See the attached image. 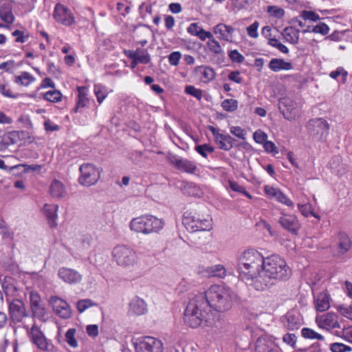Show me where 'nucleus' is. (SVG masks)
<instances>
[{
	"mask_svg": "<svg viewBox=\"0 0 352 352\" xmlns=\"http://www.w3.org/2000/svg\"><path fill=\"white\" fill-rule=\"evenodd\" d=\"M291 276L292 270L285 260L274 254L265 258L261 271L254 280V288L257 291H265L278 281L288 280Z\"/></svg>",
	"mask_w": 352,
	"mask_h": 352,
	"instance_id": "nucleus-1",
	"label": "nucleus"
},
{
	"mask_svg": "<svg viewBox=\"0 0 352 352\" xmlns=\"http://www.w3.org/2000/svg\"><path fill=\"white\" fill-rule=\"evenodd\" d=\"M234 141V139L230 135L221 133V135H218L215 142L220 149L228 151L233 147Z\"/></svg>",
	"mask_w": 352,
	"mask_h": 352,
	"instance_id": "nucleus-28",
	"label": "nucleus"
},
{
	"mask_svg": "<svg viewBox=\"0 0 352 352\" xmlns=\"http://www.w3.org/2000/svg\"><path fill=\"white\" fill-rule=\"evenodd\" d=\"M316 322L320 328L330 331L333 329L340 328L338 316L333 313H327L316 318Z\"/></svg>",
	"mask_w": 352,
	"mask_h": 352,
	"instance_id": "nucleus-14",
	"label": "nucleus"
},
{
	"mask_svg": "<svg viewBox=\"0 0 352 352\" xmlns=\"http://www.w3.org/2000/svg\"><path fill=\"white\" fill-rule=\"evenodd\" d=\"M267 12L273 16L277 18H281L284 16L285 11L283 9L278 6H269L267 8Z\"/></svg>",
	"mask_w": 352,
	"mask_h": 352,
	"instance_id": "nucleus-55",
	"label": "nucleus"
},
{
	"mask_svg": "<svg viewBox=\"0 0 352 352\" xmlns=\"http://www.w3.org/2000/svg\"><path fill=\"white\" fill-rule=\"evenodd\" d=\"M338 253L344 254L347 252L351 248V241L346 234L340 233L338 235Z\"/></svg>",
	"mask_w": 352,
	"mask_h": 352,
	"instance_id": "nucleus-30",
	"label": "nucleus"
},
{
	"mask_svg": "<svg viewBox=\"0 0 352 352\" xmlns=\"http://www.w3.org/2000/svg\"><path fill=\"white\" fill-rule=\"evenodd\" d=\"M87 333L90 336L95 338L98 335V327L96 324H89L86 327Z\"/></svg>",
	"mask_w": 352,
	"mask_h": 352,
	"instance_id": "nucleus-64",
	"label": "nucleus"
},
{
	"mask_svg": "<svg viewBox=\"0 0 352 352\" xmlns=\"http://www.w3.org/2000/svg\"><path fill=\"white\" fill-rule=\"evenodd\" d=\"M34 77L30 73L24 72L21 75L16 77L15 82L23 86H28L33 81H34Z\"/></svg>",
	"mask_w": 352,
	"mask_h": 352,
	"instance_id": "nucleus-35",
	"label": "nucleus"
},
{
	"mask_svg": "<svg viewBox=\"0 0 352 352\" xmlns=\"http://www.w3.org/2000/svg\"><path fill=\"white\" fill-rule=\"evenodd\" d=\"M329 31V27L324 23H320L311 28V32L319 33L322 35L327 34Z\"/></svg>",
	"mask_w": 352,
	"mask_h": 352,
	"instance_id": "nucleus-54",
	"label": "nucleus"
},
{
	"mask_svg": "<svg viewBox=\"0 0 352 352\" xmlns=\"http://www.w3.org/2000/svg\"><path fill=\"white\" fill-rule=\"evenodd\" d=\"M95 305V303L90 299L80 300L76 303V308L80 313H82L87 309Z\"/></svg>",
	"mask_w": 352,
	"mask_h": 352,
	"instance_id": "nucleus-45",
	"label": "nucleus"
},
{
	"mask_svg": "<svg viewBox=\"0 0 352 352\" xmlns=\"http://www.w3.org/2000/svg\"><path fill=\"white\" fill-rule=\"evenodd\" d=\"M31 309L42 306L41 300L40 296L34 292H32L30 294Z\"/></svg>",
	"mask_w": 352,
	"mask_h": 352,
	"instance_id": "nucleus-49",
	"label": "nucleus"
},
{
	"mask_svg": "<svg viewBox=\"0 0 352 352\" xmlns=\"http://www.w3.org/2000/svg\"><path fill=\"white\" fill-rule=\"evenodd\" d=\"M183 223L186 229L191 232L210 230L212 228L211 219L209 214L201 217L196 212H186Z\"/></svg>",
	"mask_w": 352,
	"mask_h": 352,
	"instance_id": "nucleus-7",
	"label": "nucleus"
},
{
	"mask_svg": "<svg viewBox=\"0 0 352 352\" xmlns=\"http://www.w3.org/2000/svg\"><path fill=\"white\" fill-rule=\"evenodd\" d=\"M164 223L161 219L153 215H142L133 218L129 224L131 230L144 235L159 232Z\"/></svg>",
	"mask_w": 352,
	"mask_h": 352,
	"instance_id": "nucleus-5",
	"label": "nucleus"
},
{
	"mask_svg": "<svg viewBox=\"0 0 352 352\" xmlns=\"http://www.w3.org/2000/svg\"><path fill=\"white\" fill-rule=\"evenodd\" d=\"M195 149L199 154L205 158L208 157V153H212L214 151V147L208 144L197 145L195 146Z\"/></svg>",
	"mask_w": 352,
	"mask_h": 352,
	"instance_id": "nucleus-42",
	"label": "nucleus"
},
{
	"mask_svg": "<svg viewBox=\"0 0 352 352\" xmlns=\"http://www.w3.org/2000/svg\"><path fill=\"white\" fill-rule=\"evenodd\" d=\"M135 349L136 352H163L164 346L160 340L146 336L135 342Z\"/></svg>",
	"mask_w": 352,
	"mask_h": 352,
	"instance_id": "nucleus-10",
	"label": "nucleus"
},
{
	"mask_svg": "<svg viewBox=\"0 0 352 352\" xmlns=\"http://www.w3.org/2000/svg\"><path fill=\"white\" fill-rule=\"evenodd\" d=\"M206 274L210 277H217L223 278L227 275L226 267L221 264L208 267L205 270Z\"/></svg>",
	"mask_w": 352,
	"mask_h": 352,
	"instance_id": "nucleus-29",
	"label": "nucleus"
},
{
	"mask_svg": "<svg viewBox=\"0 0 352 352\" xmlns=\"http://www.w3.org/2000/svg\"><path fill=\"white\" fill-rule=\"evenodd\" d=\"M330 349L332 352H348L351 351L350 346L340 342L331 344Z\"/></svg>",
	"mask_w": 352,
	"mask_h": 352,
	"instance_id": "nucleus-50",
	"label": "nucleus"
},
{
	"mask_svg": "<svg viewBox=\"0 0 352 352\" xmlns=\"http://www.w3.org/2000/svg\"><path fill=\"white\" fill-rule=\"evenodd\" d=\"M229 186L233 191L239 192L245 195L249 198H252V196L245 190V188L239 185L238 183L233 181H230Z\"/></svg>",
	"mask_w": 352,
	"mask_h": 352,
	"instance_id": "nucleus-51",
	"label": "nucleus"
},
{
	"mask_svg": "<svg viewBox=\"0 0 352 352\" xmlns=\"http://www.w3.org/2000/svg\"><path fill=\"white\" fill-rule=\"evenodd\" d=\"M168 160L172 165L181 171L193 174L197 170L196 164L187 159L178 158L175 155H170L168 157Z\"/></svg>",
	"mask_w": 352,
	"mask_h": 352,
	"instance_id": "nucleus-16",
	"label": "nucleus"
},
{
	"mask_svg": "<svg viewBox=\"0 0 352 352\" xmlns=\"http://www.w3.org/2000/svg\"><path fill=\"white\" fill-rule=\"evenodd\" d=\"M264 191L270 197L274 198L277 201L285 204L289 207H294L293 201L287 197L280 189L271 186H265Z\"/></svg>",
	"mask_w": 352,
	"mask_h": 352,
	"instance_id": "nucleus-20",
	"label": "nucleus"
},
{
	"mask_svg": "<svg viewBox=\"0 0 352 352\" xmlns=\"http://www.w3.org/2000/svg\"><path fill=\"white\" fill-rule=\"evenodd\" d=\"M269 45L271 46L276 47L280 52L284 54H287L289 52L288 48L283 44H282L278 39L276 38H270L268 41Z\"/></svg>",
	"mask_w": 352,
	"mask_h": 352,
	"instance_id": "nucleus-48",
	"label": "nucleus"
},
{
	"mask_svg": "<svg viewBox=\"0 0 352 352\" xmlns=\"http://www.w3.org/2000/svg\"><path fill=\"white\" fill-rule=\"evenodd\" d=\"M265 258L254 249L243 252L238 258V272L241 279L254 287L256 277L261 271Z\"/></svg>",
	"mask_w": 352,
	"mask_h": 352,
	"instance_id": "nucleus-3",
	"label": "nucleus"
},
{
	"mask_svg": "<svg viewBox=\"0 0 352 352\" xmlns=\"http://www.w3.org/2000/svg\"><path fill=\"white\" fill-rule=\"evenodd\" d=\"M146 311V304L144 300L135 297L130 302L129 309L130 314L140 316L144 314Z\"/></svg>",
	"mask_w": 352,
	"mask_h": 352,
	"instance_id": "nucleus-23",
	"label": "nucleus"
},
{
	"mask_svg": "<svg viewBox=\"0 0 352 352\" xmlns=\"http://www.w3.org/2000/svg\"><path fill=\"white\" fill-rule=\"evenodd\" d=\"M79 182L86 186L95 184L100 178L98 169L91 164H84L80 167Z\"/></svg>",
	"mask_w": 352,
	"mask_h": 352,
	"instance_id": "nucleus-11",
	"label": "nucleus"
},
{
	"mask_svg": "<svg viewBox=\"0 0 352 352\" xmlns=\"http://www.w3.org/2000/svg\"><path fill=\"white\" fill-rule=\"evenodd\" d=\"M297 206L302 215L305 216V217H308L311 215L317 219H320V217L314 212L313 206L309 202L306 204L299 203L298 204Z\"/></svg>",
	"mask_w": 352,
	"mask_h": 352,
	"instance_id": "nucleus-34",
	"label": "nucleus"
},
{
	"mask_svg": "<svg viewBox=\"0 0 352 352\" xmlns=\"http://www.w3.org/2000/svg\"><path fill=\"white\" fill-rule=\"evenodd\" d=\"M31 341L41 351L47 352H56L57 348L47 339L40 328L34 325L30 331Z\"/></svg>",
	"mask_w": 352,
	"mask_h": 352,
	"instance_id": "nucleus-9",
	"label": "nucleus"
},
{
	"mask_svg": "<svg viewBox=\"0 0 352 352\" xmlns=\"http://www.w3.org/2000/svg\"><path fill=\"white\" fill-rule=\"evenodd\" d=\"M0 18L7 23H12L14 19L11 10L8 7H1Z\"/></svg>",
	"mask_w": 352,
	"mask_h": 352,
	"instance_id": "nucleus-39",
	"label": "nucleus"
},
{
	"mask_svg": "<svg viewBox=\"0 0 352 352\" xmlns=\"http://www.w3.org/2000/svg\"><path fill=\"white\" fill-rule=\"evenodd\" d=\"M330 296L327 292L320 293L315 298V308L318 311H324L330 307Z\"/></svg>",
	"mask_w": 352,
	"mask_h": 352,
	"instance_id": "nucleus-25",
	"label": "nucleus"
},
{
	"mask_svg": "<svg viewBox=\"0 0 352 352\" xmlns=\"http://www.w3.org/2000/svg\"><path fill=\"white\" fill-rule=\"evenodd\" d=\"M278 223L284 229L295 234L298 233L300 228L297 217L292 214H282Z\"/></svg>",
	"mask_w": 352,
	"mask_h": 352,
	"instance_id": "nucleus-17",
	"label": "nucleus"
},
{
	"mask_svg": "<svg viewBox=\"0 0 352 352\" xmlns=\"http://www.w3.org/2000/svg\"><path fill=\"white\" fill-rule=\"evenodd\" d=\"M259 23L258 21H254L252 25L247 28V32L249 36L251 38H256L258 37V34L257 30L258 28Z\"/></svg>",
	"mask_w": 352,
	"mask_h": 352,
	"instance_id": "nucleus-59",
	"label": "nucleus"
},
{
	"mask_svg": "<svg viewBox=\"0 0 352 352\" xmlns=\"http://www.w3.org/2000/svg\"><path fill=\"white\" fill-rule=\"evenodd\" d=\"M301 324L300 320L298 317H296L292 314H288L287 316V327L288 329L294 330L298 329Z\"/></svg>",
	"mask_w": 352,
	"mask_h": 352,
	"instance_id": "nucleus-38",
	"label": "nucleus"
},
{
	"mask_svg": "<svg viewBox=\"0 0 352 352\" xmlns=\"http://www.w3.org/2000/svg\"><path fill=\"white\" fill-rule=\"evenodd\" d=\"M283 340L287 344L294 346L296 342V336L294 333H287L283 337Z\"/></svg>",
	"mask_w": 352,
	"mask_h": 352,
	"instance_id": "nucleus-62",
	"label": "nucleus"
},
{
	"mask_svg": "<svg viewBox=\"0 0 352 352\" xmlns=\"http://www.w3.org/2000/svg\"><path fill=\"white\" fill-rule=\"evenodd\" d=\"M307 127L309 135L318 141H324L329 133V125L322 118L310 120Z\"/></svg>",
	"mask_w": 352,
	"mask_h": 352,
	"instance_id": "nucleus-8",
	"label": "nucleus"
},
{
	"mask_svg": "<svg viewBox=\"0 0 352 352\" xmlns=\"http://www.w3.org/2000/svg\"><path fill=\"white\" fill-rule=\"evenodd\" d=\"M53 16L55 20L63 25L69 26L75 22V19L71 11L60 3L56 5Z\"/></svg>",
	"mask_w": 352,
	"mask_h": 352,
	"instance_id": "nucleus-13",
	"label": "nucleus"
},
{
	"mask_svg": "<svg viewBox=\"0 0 352 352\" xmlns=\"http://www.w3.org/2000/svg\"><path fill=\"white\" fill-rule=\"evenodd\" d=\"M230 131L232 135H234V136H236L241 140L245 139L246 132L244 129H243L240 126H230Z\"/></svg>",
	"mask_w": 352,
	"mask_h": 352,
	"instance_id": "nucleus-52",
	"label": "nucleus"
},
{
	"mask_svg": "<svg viewBox=\"0 0 352 352\" xmlns=\"http://www.w3.org/2000/svg\"><path fill=\"white\" fill-rule=\"evenodd\" d=\"M229 58L235 63H241L245 60V57L238 50H233L229 52Z\"/></svg>",
	"mask_w": 352,
	"mask_h": 352,
	"instance_id": "nucleus-56",
	"label": "nucleus"
},
{
	"mask_svg": "<svg viewBox=\"0 0 352 352\" xmlns=\"http://www.w3.org/2000/svg\"><path fill=\"white\" fill-rule=\"evenodd\" d=\"M253 138L257 143L263 144L267 139V135L259 129L254 133Z\"/></svg>",
	"mask_w": 352,
	"mask_h": 352,
	"instance_id": "nucleus-60",
	"label": "nucleus"
},
{
	"mask_svg": "<svg viewBox=\"0 0 352 352\" xmlns=\"http://www.w3.org/2000/svg\"><path fill=\"white\" fill-rule=\"evenodd\" d=\"M338 311L344 317L352 320V303L349 305H342L338 306Z\"/></svg>",
	"mask_w": 352,
	"mask_h": 352,
	"instance_id": "nucleus-47",
	"label": "nucleus"
},
{
	"mask_svg": "<svg viewBox=\"0 0 352 352\" xmlns=\"http://www.w3.org/2000/svg\"><path fill=\"white\" fill-rule=\"evenodd\" d=\"M301 17L305 20H309L311 21H317L320 19L318 14H316L313 11L303 10L301 12Z\"/></svg>",
	"mask_w": 352,
	"mask_h": 352,
	"instance_id": "nucleus-57",
	"label": "nucleus"
},
{
	"mask_svg": "<svg viewBox=\"0 0 352 352\" xmlns=\"http://www.w3.org/2000/svg\"><path fill=\"white\" fill-rule=\"evenodd\" d=\"M94 93L96 96L97 101L100 104L103 102L109 94L107 88L101 85H97L94 86Z\"/></svg>",
	"mask_w": 352,
	"mask_h": 352,
	"instance_id": "nucleus-36",
	"label": "nucleus"
},
{
	"mask_svg": "<svg viewBox=\"0 0 352 352\" xmlns=\"http://www.w3.org/2000/svg\"><path fill=\"white\" fill-rule=\"evenodd\" d=\"M76 329H69L67 330L65 334V340L67 344L73 348H76L78 346V341L75 338Z\"/></svg>",
	"mask_w": 352,
	"mask_h": 352,
	"instance_id": "nucleus-43",
	"label": "nucleus"
},
{
	"mask_svg": "<svg viewBox=\"0 0 352 352\" xmlns=\"http://www.w3.org/2000/svg\"><path fill=\"white\" fill-rule=\"evenodd\" d=\"M113 261L118 266L126 270H132L139 264L136 251L126 245H118L111 252Z\"/></svg>",
	"mask_w": 352,
	"mask_h": 352,
	"instance_id": "nucleus-6",
	"label": "nucleus"
},
{
	"mask_svg": "<svg viewBox=\"0 0 352 352\" xmlns=\"http://www.w3.org/2000/svg\"><path fill=\"white\" fill-rule=\"evenodd\" d=\"M33 314L38 318L40 320L45 321L47 319V311L45 309V307L42 305L41 307L34 308L32 309Z\"/></svg>",
	"mask_w": 352,
	"mask_h": 352,
	"instance_id": "nucleus-53",
	"label": "nucleus"
},
{
	"mask_svg": "<svg viewBox=\"0 0 352 352\" xmlns=\"http://www.w3.org/2000/svg\"><path fill=\"white\" fill-rule=\"evenodd\" d=\"M208 307L216 311L223 312L231 309L236 298L234 292L224 285H211L204 294Z\"/></svg>",
	"mask_w": 352,
	"mask_h": 352,
	"instance_id": "nucleus-4",
	"label": "nucleus"
},
{
	"mask_svg": "<svg viewBox=\"0 0 352 352\" xmlns=\"http://www.w3.org/2000/svg\"><path fill=\"white\" fill-rule=\"evenodd\" d=\"M58 276L63 281L68 284L78 283L82 278L78 272L67 267L60 268Z\"/></svg>",
	"mask_w": 352,
	"mask_h": 352,
	"instance_id": "nucleus-19",
	"label": "nucleus"
},
{
	"mask_svg": "<svg viewBox=\"0 0 352 352\" xmlns=\"http://www.w3.org/2000/svg\"><path fill=\"white\" fill-rule=\"evenodd\" d=\"M10 315L15 322H20L28 316V314L23 301L15 299L10 302L9 306Z\"/></svg>",
	"mask_w": 352,
	"mask_h": 352,
	"instance_id": "nucleus-15",
	"label": "nucleus"
},
{
	"mask_svg": "<svg viewBox=\"0 0 352 352\" xmlns=\"http://www.w3.org/2000/svg\"><path fill=\"white\" fill-rule=\"evenodd\" d=\"M54 313L61 318L67 319L71 317L72 310L68 303L63 299L52 296L49 300Z\"/></svg>",
	"mask_w": 352,
	"mask_h": 352,
	"instance_id": "nucleus-12",
	"label": "nucleus"
},
{
	"mask_svg": "<svg viewBox=\"0 0 352 352\" xmlns=\"http://www.w3.org/2000/svg\"><path fill=\"white\" fill-rule=\"evenodd\" d=\"M44 98L52 102H58L62 99V94L58 90L48 91L44 94Z\"/></svg>",
	"mask_w": 352,
	"mask_h": 352,
	"instance_id": "nucleus-40",
	"label": "nucleus"
},
{
	"mask_svg": "<svg viewBox=\"0 0 352 352\" xmlns=\"http://www.w3.org/2000/svg\"><path fill=\"white\" fill-rule=\"evenodd\" d=\"M269 68L273 72H278L281 70L292 69V64L281 58H272L269 63Z\"/></svg>",
	"mask_w": 352,
	"mask_h": 352,
	"instance_id": "nucleus-27",
	"label": "nucleus"
},
{
	"mask_svg": "<svg viewBox=\"0 0 352 352\" xmlns=\"http://www.w3.org/2000/svg\"><path fill=\"white\" fill-rule=\"evenodd\" d=\"M340 75H342L345 79L348 75V72L342 67H338L336 70L331 72L329 74L330 77L334 79L337 78Z\"/></svg>",
	"mask_w": 352,
	"mask_h": 352,
	"instance_id": "nucleus-63",
	"label": "nucleus"
},
{
	"mask_svg": "<svg viewBox=\"0 0 352 352\" xmlns=\"http://www.w3.org/2000/svg\"><path fill=\"white\" fill-rule=\"evenodd\" d=\"M221 107L226 111H234L238 107V102L234 99H226L222 102Z\"/></svg>",
	"mask_w": 352,
	"mask_h": 352,
	"instance_id": "nucleus-44",
	"label": "nucleus"
},
{
	"mask_svg": "<svg viewBox=\"0 0 352 352\" xmlns=\"http://www.w3.org/2000/svg\"><path fill=\"white\" fill-rule=\"evenodd\" d=\"M207 46L209 50L216 54H222L223 53V49L219 43L214 38L210 39L207 42Z\"/></svg>",
	"mask_w": 352,
	"mask_h": 352,
	"instance_id": "nucleus-41",
	"label": "nucleus"
},
{
	"mask_svg": "<svg viewBox=\"0 0 352 352\" xmlns=\"http://www.w3.org/2000/svg\"><path fill=\"white\" fill-rule=\"evenodd\" d=\"M284 39L292 44H296L299 40V31L292 27L285 28L281 33Z\"/></svg>",
	"mask_w": 352,
	"mask_h": 352,
	"instance_id": "nucleus-31",
	"label": "nucleus"
},
{
	"mask_svg": "<svg viewBox=\"0 0 352 352\" xmlns=\"http://www.w3.org/2000/svg\"><path fill=\"white\" fill-rule=\"evenodd\" d=\"M58 209V206L56 204H45L43 206L42 209L43 212L48 219V220L51 221L54 225H55L54 222L58 217L57 212Z\"/></svg>",
	"mask_w": 352,
	"mask_h": 352,
	"instance_id": "nucleus-32",
	"label": "nucleus"
},
{
	"mask_svg": "<svg viewBox=\"0 0 352 352\" xmlns=\"http://www.w3.org/2000/svg\"><path fill=\"white\" fill-rule=\"evenodd\" d=\"M182 58V54L179 52H173L168 56V61L171 65H178Z\"/></svg>",
	"mask_w": 352,
	"mask_h": 352,
	"instance_id": "nucleus-61",
	"label": "nucleus"
},
{
	"mask_svg": "<svg viewBox=\"0 0 352 352\" xmlns=\"http://www.w3.org/2000/svg\"><path fill=\"white\" fill-rule=\"evenodd\" d=\"M195 71L200 76L201 80L204 83L209 82L215 78V72L210 67L205 65L199 66L196 67Z\"/></svg>",
	"mask_w": 352,
	"mask_h": 352,
	"instance_id": "nucleus-26",
	"label": "nucleus"
},
{
	"mask_svg": "<svg viewBox=\"0 0 352 352\" xmlns=\"http://www.w3.org/2000/svg\"><path fill=\"white\" fill-rule=\"evenodd\" d=\"M282 113L285 118L289 120H295L298 116V110L296 103L289 98H283L280 101V109H282Z\"/></svg>",
	"mask_w": 352,
	"mask_h": 352,
	"instance_id": "nucleus-18",
	"label": "nucleus"
},
{
	"mask_svg": "<svg viewBox=\"0 0 352 352\" xmlns=\"http://www.w3.org/2000/svg\"><path fill=\"white\" fill-rule=\"evenodd\" d=\"M50 193L54 198L61 199L67 195V189L62 182L54 179L50 186Z\"/></svg>",
	"mask_w": 352,
	"mask_h": 352,
	"instance_id": "nucleus-24",
	"label": "nucleus"
},
{
	"mask_svg": "<svg viewBox=\"0 0 352 352\" xmlns=\"http://www.w3.org/2000/svg\"><path fill=\"white\" fill-rule=\"evenodd\" d=\"M78 100L75 111L77 112L79 108H83L89 103L87 98V88L86 87H78Z\"/></svg>",
	"mask_w": 352,
	"mask_h": 352,
	"instance_id": "nucleus-33",
	"label": "nucleus"
},
{
	"mask_svg": "<svg viewBox=\"0 0 352 352\" xmlns=\"http://www.w3.org/2000/svg\"><path fill=\"white\" fill-rule=\"evenodd\" d=\"M234 28L224 23H219L214 27V33L217 35L218 38L228 42L232 41Z\"/></svg>",
	"mask_w": 352,
	"mask_h": 352,
	"instance_id": "nucleus-21",
	"label": "nucleus"
},
{
	"mask_svg": "<svg viewBox=\"0 0 352 352\" xmlns=\"http://www.w3.org/2000/svg\"><path fill=\"white\" fill-rule=\"evenodd\" d=\"M302 336L307 339L323 340L324 337L310 328H303L301 331Z\"/></svg>",
	"mask_w": 352,
	"mask_h": 352,
	"instance_id": "nucleus-37",
	"label": "nucleus"
},
{
	"mask_svg": "<svg viewBox=\"0 0 352 352\" xmlns=\"http://www.w3.org/2000/svg\"><path fill=\"white\" fill-rule=\"evenodd\" d=\"M274 341L272 338L268 336L259 337L254 344L255 352H271L273 349Z\"/></svg>",
	"mask_w": 352,
	"mask_h": 352,
	"instance_id": "nucleus-22",
	"label": "nucleus"
},
{
	"mask_svg": "<svg viewBox=\"0 0 352 352\" xmlns=\"http://www.w3.org/2000/svg\"><path fill=\"white\" fill-rule=\"evenodd\" d=\"M138 60L142 64H148L151 61V56L146 50H142L141 52L138 53Z\"/></svg>",
	"mask_w": 352,
	"mask_h": 352,
	"instance_id": "nucleus-58",
	"label": "nucleus"
},
{
	"mask_svg": "<svg viewBox=\"0 0 352 352\" xmlns=\"http://www.w3.org/2000/svg\"><path fill=\"white\" fill-rule=\"evenodd\" d=\"M185 92L189 94L197 100H201L203 96L202 91L199 89L196 88L192 85H188L185 87Z\"/></svg>",
	"mask_w": 352,
	"mask_h": 352,
	"instance_id": "nucleus-46",
	"label": "nucleus"
},
{
	"mask_svg": "<svg viewBox=\"0 0 352 352\" xmlns=\"http://www.w3.org/2000/svg\"><path fill=\"white\" fill-rule=\"evenodd\" d=\"M184 321L192 328H197L204 322L208 326L213 324L214 314L208 307L204 294H199L189 300L185 309Z\"/></svg>",
	"mask_w": 352,
	"mask_h": 352,
	"instance_id": "nucleus-2",
	"label": "nucleus"
}]
</instances>
